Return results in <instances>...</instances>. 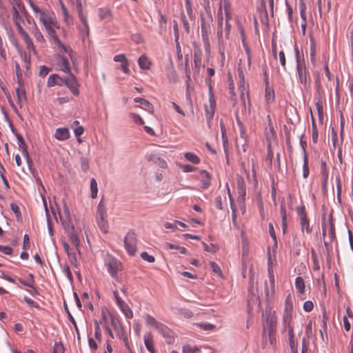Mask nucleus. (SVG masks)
Returning a JSON list of instances; mask_svg holds the SVG:
<instances>
[{"label":"nucleus","mask_w":353,"mask_h":353,"mask_svg":"<svg viewBox=\"0 0 353 353\" xmlns=\"http://www.w3.org/2000/svg\"><path fill=\"white\" fill-rule=\"evenodd\" d=\"M212 20V16L210 11L207 12L206 17L201 14V34L206 51L210 50L209 34L211 32L210 25Z\"/></svg>","instance_id":"f257e3e1"},{"label":"nucleus","mask_w":353,"mask_h":353,"mask_svg":"<svg viewBox=\"0 0 353 353\" xmlns=\"http://www.w3.org/2000/svg\"><path fill=\"white\" fill-rule=\"evenodd\" d=\"M238 74H239V78L240 79L239 86L241 89V100L243 105V108L245 110L250 109V103L249 100V94H248V85L245 82L244 79V74L243 72L242 68H238Z\"/></svg>","instance_id":"f03ea898"},{"label":"nucleus","mask_w":353,"mask_h":353,"mask_svg":"<svg viewBox=\"0 0 353 353\" xmlns=\"http://www.w3.org/2000/svg\"><path fill=\"white\" fill-rule=\"evenodd\" d=\"M41 23L44 26L49 36L52 38V39L59 46V47L61 48L65 52L70 53L72 52V50L70 48H68L63 43H61L59 37L57 36L56 32L52 26V21L49 17L46 18L45 19L41 21Z\"/></svg>","instance_id":"7ed1b4c3"},{"label":"nucleus","mask_w":353,"mask_h":353,"mask_svg":"<svg viewBox=\"0 0 353 353\" xmlns=\"http://www.w3.org/2000/svg\"><path fill=\"white\" fill-rule=\"evenodd\" d=\"M266 321L263 323V338L264 339L265 336V333L268 332V333H276V324H277V319L274 314H271L270 312L268 314L265 312Z\"/></svg>","instance_id":"20e7f679"},{"label":"nucleus","mask_w":353,"mask_h":353,"mask_svg":"<svg viewBox=\"0 0 353 353\" xmlns=\"http://www.w3.org/2000/svg\"><path fill=\"white\" fill-rule=\"evenodd\" d=\"M296 65L299 81L305 88H307L311 80L309 70L307 68L305 62Z\"/></svg>","instance_id":"39448f33"},{"label":"nucleus","mask_w":353,"mask_h":353,"mask_svg":"<svg viewBox=\"0 0 353 353\" xmlns=\"http://www.w3.org/2000/svg\"><path fill=\"white\" fill-rule=\"evenodd\" d=\"M137 243V240L135 232L133 230H130L124 239V244L128 253L131 256L136 253Z\"/></svg>","instance_id":"423d86ee"},{"label":"nucleus","mask_w":353,"mask_h":353,"mask_svg":"<svg viewBox=\"0 0 353 353\" xmlns=\"http://www.w3.org/2000/svg\"><path fill=\"white\" fill-rule=\"evenodd\" d=\"M296 212L300 218V224L302 232L305 230L307 234H311L312 228L310 225V220L307 216L305 207L303 205L296 207Z\"/></svg>","instance_id":"0eeeda50"},{"label":"nucleus","mask_w":353,"mask_h":353,"mask_svg":"<svg viewBox=\"0 0 353 353\" xmlns=\"http://www.w3.org/2000/svg\"><path fill=\"white\" fill-rule=\"evenodd\" d=\"M110 319H111L112 326L118 332V334H119L120 339L123 340L125 345L129 349L130 346H129L127 333L125 331L124 327H123V325L121 324V321L118 319L114 318L111 314H110Z\"/></svg>","instance_id":"6e6552de"},{"label":"nucleus","mask_w":353,"mask_h":353,"mask_svg":"<svg viewBox=\"0 0 353 353\" xmlns=\"http://www.w3.org/2000/svg\"><path fill=\"white\" fill-rule=\"evenodd\" d=\"M105 265L107 267L108 272L114 278L117 276L118 272L122 270L121 263L114 258L107 259L105 261Z\"/></svg>","instance_id":"1a4fd4ad"},{"label":"nucleus","mask_w":353,"mask_h":353,"mask_svg":"<svg viewBox=\"0 0 353 353\" xmlns=\"http://www.w3.org/2000/svg\"><path fill=\"white\" fill-rule=\"evenodd\" d=\"M69 76L64 77L63 85H65L74 95H78L79 94V83L72 73L68 74Z\"/></svg>","instance_id":"9d476101"},{"label":"nucleus","mask_w":353,"mask_h":353,"mask_svg":"<svg viewBox=\"0 0 353 353\" xmlns=\"http://www.w3.org/2000/svg\"><path fill=\"white\" fill-rule=\"evenodd\" d=\"M117 304L120 307L124 315L128 319L133 317V312L130 307L121 299L117 291L113 292Z\"/></svg>","instance_id":"9b49d317"},{"label":"nucleus","mask_w":353,"mask_h":353,"mask_svg":"<svg viewBox=\"0 0 353 353\" xmlns=\"http://www.w3.org/2000/svg\"><path fill=\"white\" fill-rule=\"evenodd\" d=\"M217 36L219 42H223V15L222 11V1L221 0L219 7L217 12Z\"/></svg>","instance_id":"f8f14e48"},{"label":"nucleus","mask_w":353,"mask_h":353,"mask_svg":"<svg viewBox=\"0 0 353 353\" xmlns=\"http://www.w3.org/2000/svg\"><path fill=\"white\" fill-rule=\"evenodd\" d=\"M265 138L268 143V148H271V144L272 142H276L277 141V136L276 131L274 129L273 126L268 127L265 129Z\"/></svg>","instance_id":"ddd939ff"},{"label":"nucleus","mask_w":353,"mask_h":353,"mask_svg":"<svg viewBox=\"0 0 353 353\" xmlns=\"http://www.w3.org/2000/svg\"><path fill=\"white\" fill-rule=\"evenodd\" d=\"M64 83V78L60 77L57 74H52L49 76L47 81L48 87H53L54 85H63Z\"/></svg>","instance_id":"4468645a"},{"label":"nucleus","mask_w":353,"mask_h":353,"mask_svg":"<svg viewBox=\"0 0 353 353\" xmlns=\"http://www.w3.org/2000/svg\"><path fill=\"white\" fill-rule=\"evenodd\" d=\"M236 185L239 196L244 200L246 194L245 183L243 178L240 175H238L236 177Z\"/></svg>","instance_id":"2eb2a0df"},{"label":"nucleus","mask_w":353,"mask_h":353,"mask_svg":"<svg viewBox=\"0 0 353 353\" xmlns=\"http://www.w3.org/2000/svg\"><path fill=\"white\" fill-rule=\"evenodd\" d=\"M28 4L32 8L33 12L35 14L39 15V21H41L46 18L48 17L46 12L41 10L34 1L33 0H28Z\"/></svg>","instance_id":"dca6fc26"},{"label":"nucleus","mask_w":353,"mask_h":353,"mask_svg":"<svg viewBox=\"0 0 353 353\" xmlns=\"http://www.w3.org/2000/svg\"><path fill=\"white\" fill-rule=\"evenodd\" d=\"M158 332H160L162 336L166 339V342L168 344H171L174 342V338L171 335L172 332L165 325L163 324L162 325H159Z\"/></svg>","instance_id":"f3484780"},{"label":"nucleus","mask_w":353,"mask_h":353,"mask_svg":"<svg viewBox=\"0 0 353 353\" xmlns=\"http://www.w3.org/2000/svg\"><path fill=\"white\" fill-rule=\"evenodd\" d=\"M200 180L201 182V188L205 189L211 184V175L206 170L200 171Z\"/></svg>","instance_id":"a211bd4d"},{"label":"nucleus","mask_w":353,"mask_h":353,"mask_svg":"<svg viewBox=\"0 0 353 353\" xmlns=\"http://www.w3.org/2000/svg\"><path fill=\"white\" fill-rule=\"evenodd\" d=\"M281 221H282V231L283 234H285L287 231V211L286 207L284 200L281 201Z\"/></svg>","instance_id":"6ab92c4d"},{"label":"nucleus","mask_w":353,"mask_h":353,"mask_svg":"<svg viewBox=\"0 0 353 353\" xmlns=\"http://www.w3.org/2000/svg\"><path fill=\"white\" fill-rule=\"evenodd\" d=\"M97 216L98 218L101 219V222L104 225L105 219H107L106 208L103 201V199L100 201L97 211Z\"/></svg>","instance_id":"aec40b11"},{"label":"nucleus","mask_w":353,"mask_h":353,"mask_svg":"<svg viewBox=\"0 0 353 353\" xmlns=\"http://www.w3.org/2000/svg\"><path fill=\"white\" fill-rule=\"evenodd\" d=\"M328 229L330 241H333L336 239L335 227L334 224L333 212H331L328 215Z\"/></svg>","instance_id":"412c9836"},{"label":"nucleus","mask_w":353,"mask_h":353,"mask_svg":"<svg viewBox=\"0 0 353 353\" xmlns=\"http://www.w3.org/2000/svg\"><path fill=\"white\" fill-rule=\"evenodd\" d=\"M54 137L58 140H67L70 138V132L68 128H59L55 131Z\"/></svg>","instance_id":"4be33fe9"},{"label":"nucleus","mask_w":353,"mask_h":353,"mask_svg":"<svg viewBox=\"0 0 353 353\" xmlns=\"http://www.w3.org/2000/svg\"><path fill=\"white\" fill-rule=\"evenodd\" d=\"M289 344L292 353H298L297 343L294 341V334L293 327H289Z\"/></svg>","instance_id":"5701e85b"},{"label":"nucleus","mask_w":353,"mask_h":353,"mask_svg":"<svg viewBox=\"0 0 353 353\" xmlns=\"http://www.w3.org/2000/svg\"><path fill=\"white\" fill-rule=\"evenodd\" d=\"M144 343L146 348L150 353H155L153 338L151 333H146L144 335Z\"/></svg>","instance_id":"b1692460"},{"label":"nucleus","mask_w":353,"mask_h":353,"mask_svg":"<svg viewBox=\"0 0 353 353\" xmlns=\"http://www.w3.org/2000/svg\"><path fill=\"white\" fill-rule=\"evenodd\" d=\"M310 57L312 65L315 67L316 65V46L315 41L313 37H310Z\"/></svg>","instance_id":"393cba45"},{"label":"nucleus","mask_w":353,"mask_h":353,"mask_svg":"<svg viewBox=\"0 0 353 353\" xmlns=\"http://www.w3.org/2000/svg\"><path fill=\"white\" fill-rule=\"evenodd\" d=\"M16 137H17L18 143H19V148L21 151L22 154L26 157H28L27 145H26V143L22 135L20 134H17Z\"/></svg>","instance_id":"a878e982"},{"label":"nucleus","mask_w":353,"mask_h":353,"mask_svg":"<svg viewBox=\"0 0 353 353\" xmlns=\"http://www.w3.org/2000/svg\"><path fill=\"white\" fill-rule=\"evenodd\" d=\"M138 64L140 68L142 70H149L151 66V62L150 59L145 54H143L139 57L138 59Z\"/></svg>","instance_id":"bb28decb"},{"label":"nucleus","mask_w":353,"mask_h":353,"mask_svg":"<svg viewBox=\"0 0 353 353\" xmlns=\"http://www.w3.org/2000/svg\"><path fill=\"white\" fill-rule=\"evenodd\" d=\"M292 319V313L284 312L283 316V332H285L288 329V332L289 331V327H293L290 325V322Z\"/></svg>","instance_id":"cd10ccee"},{"label":"nucleus","mask_w":353,"mask_h":353,"mask_svg":"<svg viewBox=\"0 0 353 353\" xmlns=\"http://www.w3.org/2000/svg\"><path fill=\"white\" fill-rule=\"evenodd\" d=\"M59 66L60 67L61 70H62L65 73H72L70 70V63L65 57L63 56L61 57V59L59 63Z\"/></svg>","instance_id":"c85d7f7f"},{"label":"nucleus","mask_w":353,"mask_h":353,"mask_svg":"<svg viewBox=\"0 0 353 353\" xmlns=\"http://www.w3.org/2000/svg\"><path fill=\"white\" fill-rule=\"evenodd\" d=\"M63 307H64V310H65V313L68 315L69 321L73 324L74 327L75 329V331L77 332V337L79 339H80V334H79V328L77 327V323H76L73 316L70 313L67 304L65 302H64V304H63Z\"/></svg>","instance_id":"c756f323"},{"label":"nucleus","mask_w":353,"mask_h":353,"mask_svg":"<svg viewBox=\"0 0 353 353\" xmlns=\"http://www.w3.org/2000/svg\"><path fill=\"white\" fill-rule=\"evenodd\" d=\"M6 30L10 42L16 48V49L19 50L20 48L19 43L13 30L11 28H7Z\"/></svg>","instance_id":"7c9ffc66"},{"label":"nucleus","mask_w":353,"mask_h":353,"mask_svg":"<svg viewBox=\"0 0 353 353\" xmlns=\"http://www.w3.org/2000/svg\"><path fill=\"white\" fill-rule=\"evenodd\" d=\"M134 101L139 103V105L137 108H140L145 110H149L152 108V104L145 99L137 97L134 99Z\"/></svg>","instance_id":"2f4dec72"},{"label":"nucleus","mask_w":353,"mask_h":353,"mask_svg":"<svg viewBox=\"0 0 353 353\" xmlns=\"http://www.w3.org/2000/svg\"><path fill=\"white\" fill-rule=\"evenodd\" d=\"M68 234L70 237V240L71 241V243H72L73 245L76 247L77 250H78L80 245V240L78 236L77 232H76L75 230H74L72 231L68 232Z\"/></svg>","instance_id":"473e14b6"},{"label":"nucleus","mask_w":353,"mask_h":353,"mask_svg":"<svg viewBox=\"0 0 353 353\" xmlns=\"http://www.w3.org/2000/svg\"><path fill=\"white\" fill-rule=\"evenodd\" d=\"M61 220L63 228L67 232H69L70 231L75 230L74 225L72 223L71 218L70 219H66V218L62 219L61 217Z\"/></svg>","instance_id":"72a5a7b5"},{"label":"nucleus","mask_w":353,"mask_h":353,"mask_svg":"<svg viewBox=\"0 0 353 353\" xmlns=\"http://www.w3.org/2000/svg\"><path fill=\"white\" fill-rule=\"evenodd\" d=\"M145 319L149 325L154 327L157 330H159V325H163V323L158 322L153 316L148 314L145 315Z\"/></svg>","instance_id":"f704fd0d"},{"label":"nucleus","mask_w":353,"mask_h":353,"mask_svg":"<svg viewBox=\"0 0 353 353\" xmlns=\"http://www.w3.org/2000/svg\"><path fill=\"white\" fill-rule=\"evenodd\" d=\"M20 35L23 39V40L26 44L27 49L29 50H31L32 49H33L34 44H33V42H32L31 38L30 37L29 34H28V32L25 30L22 33H21Z\"/></svg>","instance_id":"c9c22d12"},{"label":"nucleus","mask_w":353,"mask_h":353,"mask_svg":"<svg viewBox=\"0 0 353 353\" xmlns=\"http://www.w3.org/2000/svg\"><path fill=\"white\" fill-rule=\"evenodd\" d=\"M224 10L225 15V21H228L231 19V10H230V5L227 0H224L222 2V10Z\"/></svg>","instance_id":"e433bc0d"},{"label":"nucleus","mask_w":353,"mask_h":353,"mask_svg":"<svg viewBox=\"0 0 353 353\" xmlns=\"http://www.w3.org/2000/svg\"><path fill=\"white\" fill-rule=\"evenodd\" d=\"M295 286L300 294H303L305 292V282L302 277L299 276L295 280Z\"/></svg>","instance_id":"4c0bfd02"},{"label":"nucleus","mask_w":353,"mask_h":353,"mask_svg":"<svg viewBox=\"0 0 353 353\" xmlns=\"http://www.w3.org/2000/svg\"><path fill=\"white\" fill-rule=\"evenodd\" d=\"M94 336L96 339L99 341H101L102 335H101V331L100 327V322H99L97 320H94Z\"/></svg>","instance_id":"58836bf2"},{"label":"nucleus","mask_w":353,"mask_h":353,"mask_svg":"<svg viewBox=\"0 0 353 353\" xmlns=\"http://www.w3.org/2000/svg\"><path fill=\"white\" fill-rule=\"evenodd\" d=\"M184 157L188 161L192 162L194 164H199L200 163L199 157L192 152L185 153Z\"/></svg>","instance_id":"ea45409f"},{"label":"nucleus","mask_w":353,"mask_h":353,"mask_svg":"<svg viewBox=\"0 0 353 353\" xmlns=\"http://www.w3.org/2000/svg\"><path fill=\"white\" fill-rule=\"evenodd\" d=\"M91 197L95 199L97 196L98 188L97 183L95 179L92 178L90 181Z\"/></svg>","instance_id":"a19ab883"},{"label":"nucleus","mask_w":353,"mask_h":353,"mask_svg":"<svg viewBox=\"0 0 353 353\" xmlns=\"http://www.w3.org/2000/svg\"><path fill=\"white\" fill-rule=\"evenodd\" d=\"M209 105L211 110H214L216 108V99L212 93L211 85H209Z\"/></svg>","instance_id":"79ce46f5"},{"label":"nucleus","mask_w":353,"mask_h":353,"mask_svg":"<svg viewBox=\"0 0 353 353\" xmlns=\"http://www.w3.org/2000/svg\"><path fill=\"white\" fill-rule=\"evenodd\" d=\"M99 17L101 20L108 18L110 16V11L106 8H101L99 9Z\"/></svg>","instance_id":"37998d69"},{"label":"nucleus","mask_w":353,"mask_h":353,"mask_svg":"<svg viewBox=\"0 0 353 353\" xmlns=\"http://www.w3.org/2000/svg\"><path fill=\"white\" fill-rule=\"evenodd\" d=\"M310 174L309 167H308V161L307 158V154L305 153L304 155V163L303 165V176L306 179Z\"/></svg>","instance_id":"c03bdc74"},{"label":"nucleus","mask_w":353,"mask_h":353,"mask_svg":"<svg viewBox=\"0 0 353 353\" xmlns=\"http://www.w3.org/2000/svg\"><path fill=\"white\" fill-rule=\"evenodd\" d=\"M183 353H198L200 352V349L196 346L192 347L190 345H186L183 346Z\"/></svg>","instance_id":"a18cd8bd"},{"label":"nucleus","mask_w":353,"mask_h":353,"mask_svg":"<svg viewBox=\"0 0 353 353\" xmlns=\"http://www.w3.org/2000/svg\"><path fill=\"white\" fill-rule=\"evenodd\" d=\"M210 265L212 272L214 274H216L217 276H219L220 277L223 276L222 271L217 263L212 261V262H210Z\"/></svg>","instance_id":"49530a36"},{"label":"nucleus","mask_w":353,"mask_h":353,"mask_svg":"<svg viewBox=\"0 0 353 353\" xmlns=\"http://www.w3.org/2000/svg\"><path fill=\"white\" fill-rule=\"evenodd\" d=\"M10 3L12 5V12L19 11L21 6H23L21 0H10Z\"/></svg>","instance_id":"de8ad7c7"},{"label":"nucleus","mask_w":353,"mask_h":353,"mask_svg":"<svg viewBox=\"0 0 353 353\" xmlns=\"http://www.w3.org/2000/svg\"><path fill=\"white\" fill-rule=\"evenodd\" d=\"M265 98L268 101H272L274 99V90L268 86H266L265 88Z\"/></svg>","instance_id":"09e8293b"},{"label":"nucleus","mask_w":353,"mask_h":353,"mask_svg":"<svg viewBox=\"0 0 353 353\" xmlns=\"http://www.w3.org/2000/svg\"><path fill=\"white\" fill-rule=\"evenodd\" d=\"M81 170L84 172H86L89 168H90V166H89V161H88V159L86 158V157H81Z\"/></svg>","instance_id":"8fccbe9b"},{"label":"nucleus","mask_w":353,"mask_h":353,"mask_svg":"<svg viewBox=\"0 0 353 353\" xmlns=\"http://www.w3.org/2000/svg\"><path fill=\"white\" fill-rule=\"evenodd\" d=\"M79 17H80V19H81V22L83 24V28L82 29V31H85V32L88 35V32H89V28H88L87 17H86V16L83 15V14H80Z\"/></svg>","instance_id":"3c124183"},{"label":"nucleus","mask_w":353,"mask_h":353,"mask_svg":"<svg viewBox=\"0 0 353 353\" xmlns=\"http://www.w3.org/2000/svg\"><path fill=\"white\" fill-rule=\"evenodd\" d=\"M236 146L239 152L241 150L243 152H245L247 151L245 136H244V139H242V141H239V140L236 141Z\"/></svg>","instance_id":"603ef678"},{"label":"nucleus","mask_w":353,"mask_h":353,"mask_svg":"<svg viewBox=\"0 0 353 353\" xmlns=\"http://www.w3.org/2000/svg\"><path fill=\"white\" fill-rule=\"evenodd\" d=\"M228 81H229V92L230 94V97L232 99L234 97H235L236 94L234 92V81H233L232 76L230 74H228Z\"/></svg>","instance_id":"864d4df0"},{"label":"nucleus","mask_w":353,"mask_h":353,"mask_svg":"<svg viewBox=\"0 0 353 353\" xmlns=\"http://www.w3.org/2000/svg\"><path fill=\"white\" fill-rule=\"evenodd\" d=\"M12 12V20L14 24L17 23H23V20L19 13V11Z\"/></svg>","instance_id":"5fc2aeb1"},{"label":"nucleus","mask_w":353,"mask_h":353,"mask_svg":"<svg viewBox=\"0 0 353 353\" xmlns=\"http://www.w3.org/2000/svg\"><path fill=\"white\" fill-rule=\"evenodd\" d=\"M294 51H295V57H296V64L304 63L305 60L303 57L301 56L300 51L299 50V47L297 45H295L294 46Z\"/></svg>","instance_id":"6e6d98bb"},{"label":"nucleus","mask_w":353,"mask_h":353,"mask_svg":"<svg viewBox=\"0 0 353 353\" xmlns=\"http://www.w3.org/2000/svg\"><path fill=\"white\" fill-rule=\"evenodd\" d=\"M10 209L15 214V215L18 219L19 218H21V214L19 208L16 203H10Z\"/></svg>","instance_id":"4d7b16f0"},{"label":"nucleus","mask_w":353,"mask_h":353,"mask_svg":"<svg viewBox=\"0 0 353 353\" xmlns=\"http://www.w3.org/2000/svg\"><path fill=\"white\" fill-rule=\"evenodd\" d=\"M141 257L142 259L149 263H153L155 261L154 257L152 255L148 254V252H142L141 253Z\"/></svg>","instance_id":"13d9d810"},{"label":"nucleus","mask_w":353,"mask_h":353,"mask_svg":"<svg viewBox=\"0 0 353 353\" xmlns=\"http://www.w3.org/2000/svg\"><path fill=\"white\" fill-rule=\"evenodd\" d=\"M268 228H269V233H270L271 237L272 238V239L274 240V245L276 248L277 247L276 236L274 229V227H273V225L272 223H270L268 224Z\"/></svg>","instance_id":"bf43d9fd"},{"label":"nucleus","mask_w":353,"mask_h":353,"mask_svg":"<svg viewBox=\"0 0 353 353\" xmlns=\"http://www.w3.org/2000/svg\"><path fill=\"white\" fill-rule=\"evenodd\" d=\"M279 56L281 65L282 66L284 70H286V59L284 52L283 50H281L279 53Z\"/></svg>","instance_id":"052dcab7"},{"label":"nucleus","mask_w":353,"mask_h":353,"mask_svg":"<svg viewBox=\"0 0 353 353\" xmlns=\"http://www.w3.org/2000/svg\"><path fill=\"white\" fill-rule=\"evenodd\" d=\"M180 168L182 169V170L184 172H194L197 170V168H195L189 164H185V165L180 164Z\"/></svg>","instance_id":"680f3d73"},{"label":"nucleus","mask_w":353,"mask_h":353,"mask_svg":"<svg viewBox=\"0 0 353 353\" xmlns=\"http://www.w3.org/2000/svg\"><path fill=\"white\" fill-rule=\"evenodd\" d=\"M323 315H322V326L323 329L325 330L327 329V322L328 321V316L326 314V310L324 307L322 308Z\"/></svg>","instance_id":"e2e57ef3"},{"label":"nucleus","mask_w":353,"mask_h":353,"mask_svg":"<svg viewBox=\"0 0 353 353\" xmlns=\"http://www.w3.org/2000/svg\"><path fill=\"white\" fill-rule=\"evenodd\" d=\"M50 71V68L45 65L40 66L39 74L40 77H45Z\"/></svg>","instance_id":"0e129e2a"},{"label":"nucleus","mask_w":353,"mask_h":353,"mask_svg":"<svg viewBox=\"0 0 353 353\" xmlns=\"http://www.w3.org/2000/svg\"><path fill=\"white\" fill-rule=\"evenodd\" d=\"M24 299V301L30 306V307H36V308H39V306L38 305L37 303H36L35 301H34L32 299L27 297V296H25L23 298Z\"/></svg>","instance_id":"69168bd1"},{"label":"nucleus","mask_w":353,"mask_h":353,"mask_svg":"<svg viewBox=\"0 0 353 353\" xmlns=\"http://www.w3.org/2000/svg\"><path fill=\"white\" fill-rule=\"evenodd\" d=\"M131 118L134 120V121L136 123H138L139 125H143L144 123L143 119L141 118V117L135 113H131L130 114Z\"/></svg>","instance_id":"338daca9"},{"label":"nucleus","mask_w":353,"mask_h":353,"mask_svg":"<svg viewBox=\"0 0 353 353\" xmlns=\"http://www.w3.org/2000/svg\"><path fill=\"white\" fill-rule=\"evenodd\" d=\"M314 308V304L310 301H307L303 303V309L305 312H310Z\"/></svg>","instance_id":"774afa93"}]
</instances>
